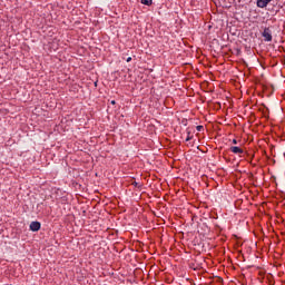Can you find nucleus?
I'll use <instances>...</instances> for the list:
<instances>
[{
  "label": "nucleus",
  "mask_w": 285,
  "mask_h": 285,
  "mask_svg": "<svg viewBox=\"0 0 285 285\" xmlns=\"http://www.w3.org/2000/svg\"><path fill=\"white\" fill-rule=\"evenodd\" d=\"M130 61H132V58L131 57L127 58V63H130Z\"/></svg>",
  "instance_id": "0eeeda50"
},
{
  "label": "nucleus",
  "mask_w": 285,
  "mask_h": 285,
  "mask_svg": "<svg viewBox=\"0 0 285 285\" xmlns=\"http://www.w3.org/2000/svg\"><path fill=\"white\" fill-rule=\"evenodd\" d=\"M273 0H257V7L258 8H266Z\"/></svg>",
  "instance_id": "20e7f679"
},
{
  "label": "nucleus",
  "mask_w": 285,
  "mask_h": 285,
  "mask_svg": "<svg viewBox=\"0 0 285 285\" xmlns=\"http://www.w3.org/2000/svg\"><path fill=\"white\" fill-rule=\"evenodd\" d=\"M190 139H193V135L190 134V131H188L187 132L186 141H190Z\"/></svg>",
  "instance_id": "423d86ee"
},
{
  "label": "nucleus",
  "mask_w": 285,
  "mask_h": 285,
  "mask_svg": "<svg viewBox=\"0 0 285 285\" xmlns=\"http://www.w3.org/2000/svg\"><path fill=\"white\" fill-rule=\"evenodd\" d=\"M30 230H32L33 233H37L38 230H41V223L32 222L30 224Z\"/></svg>",
  "instance_id": "f03ea898"
},
{
  "label": "nucleus",
  "mask_w": 285,
  "mask_h": 285,
  "mask_svg": "<svg viewBox=\"0 0 285 285\" xmlns=\"http://www.w3.org/2000/svg\"><path fill=\"white\" fill-rule=\"evenodd\" d=\"M144 6H153V0H141Z\"/></svg>",
  "instance_id": "39448f33"
},
{
  "label": "nucleus",
  "mask_w": 285,
  "mask_h": 285,
  "mask_svg": "<svg viewBox=\"0 0 285 285\" xmlns=\"http://www.w3.org/2000/svg\"><path fill=\"white\" fill-rule=\"evenodd\" d=\"M115 104H117L115 100H111V105L115 106Z\"/></svg>",
  "instance_id": "6e6552de"
},
{
  "label": "nucleus",
  "mask_w": 285,
  "mask_h": 285,
  "mask_svg": "<svg viewBox=\"0 0 285 285\" xmlns=\"http://www.w3.org/2000/svg\"><path fill=\"white\" fill-rule=\"evenodd\" d=\"M263 37H264L265 41H273V33L271 31V28L264 29Z\"/></svg>",
  "instance_id": "f257e3e1"
},
{
  "label": "nucleus",
  "mask_w": 285,
  "mask_h": 285,
  "mask_svg": "<svg viewBox=\"0 0 285 285\" xmlns=\"http://www.w3.org/2000/svg\"><path fill=\"white\" fill-rule=\"evenodd\" d=\"M197 130H202V126H198V127H197Z\"/></svg>",
  "instance_id": "9d476101"
},
{
  "label": "nucleus",
  "mask_w": 285,
  "mask_h": 285,
  "mask_svg": "<svg viewBox=\"0 0 285 285\" xmlns=\"http://www.w3.org/2000/svg\"><path fill=\"white\" fill-rule=\"evenodd\" d=\"M229 150L230 153H234V155H244V149L237 146H232Z\"/></svg>",
  "instance_id": "7ed1b4c3"
},
{
  "label": "nucleus",
  "mask_w": 285,
  "mask_h": 285,
  "mask_svg": "<svg viewBox=\"0 0 285 285\" xmlns=\"http://www.w3.org/2000/svg\"><path fill=\"white\" fill-rule=\"evenodd\" d=\"M134 186H137V183H134Z\"/></svg>",
  "instance_id": "9b49d317"
},
{
  "label": "nucleus",
  "mask_w": 285,
  "mask_h": 285,
  "mask_svg": "<svg viewBox=\"0 0 285 285\" xmlns=\"http://www.w3.org/2000/svg\"><path fill=\"white\" fill-rule=\"evenodd\" d=\"M233 144H237V139H233Z\"/></svg>",
  "instance_id": "1a4fd4ad"
}]
</instances>
